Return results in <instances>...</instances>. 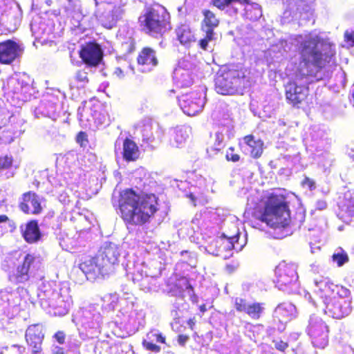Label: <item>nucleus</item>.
Masks as SVG:
<instances>
[{"instance_id": "nucleus-1", "label": "nucleus", "mask_w": 354, "mask_h": 354, "mask_svg": "<svg viewBox=\"0 0 354 354\" xmlns=\"http://www.w3.org/2000/svg\"><path fill=\"white\" fill-rule=\"evenodd\" d=\"M281 46L286 53L290 51L293 46L299 50L301 60L296 80L290 82L285 87L287 100L293 106H297L308 95L306 85L313 81L310 78L317 81L323 79V68L330 62L335 49L328 40L321 38L315 32L297 35L289 41H283Z\"/></svg>"}, {"instance_id": "nucleus-2", "label": "nucleus", "mask_w": 354, "mask_h": 354, "mask_svg": "<svg viewBox=\"0 0 354 354\" xmlns=\"http://www.w3.org/2000/svg\"><path fill=\"white\" fill-rule=\"evenodd\" d=\"M112 202L114 206H118L125 223L131 225L145 224L158 210L154 194L139 195L131 189L121 192L118 199L113 196Z\"/></svg>"}, {"instance_id": "nucleus-3", "label": "nucleus", "mask_w": 354, "mask_h": 354, "mask_svg": "<svg viewBox=\"0 0 354 354\" xmlns=\"http://www.w3.org/2000/svg\"><path fill=\"white\" fill-rule=\"evenodd\" d=\"M37 297L41 308L48 313L64 316L68 313L72 299L67 287L54 288L50 283H43L38 288Z\"/></svg>"}, {"instance_id": "nucleus-4", "label": "nucleus", "mask_w": 354, "mask_h": 354, "mask_svg": "<svg viewBox=\"0 0 354 354\" xmlns=\"http://www.w3.org/2000/svg\"><path fill=\"white\" fill-rule=\"evenodd\" d=\"M260 221L273 229L284 228L289 225L290 210L283 196L272 194L268 197Z\"/></svg>"}, {"instance_id": "nucleus-5", "label": "nucleus", "mask_w": 354, "mask_h": 354, "mask_svg": "<svg viewBox=\"0 0 354 354\" xmlns=\"http://www.w3.org/2000/svg\"><path fill=\"white\" fill-rule=\"evenodd\" d=\"M124 266L127 277L137 283L140 290L146 292L158 290V278L149 273L146 263L137 256L129 255Z\"/></svg>"}, {"instance_id": "nucleus-6", "label": "nucleus", "mask_w": 354, "mask_h": 354, "mask_svg": "<svg viewBox=\"0 0 354 354\" xmlns=\"http://www.w3.org/2000/svg\"><path fill=\"white\" fill-rule=\"evenodd\" d=\"M250 86L246 71L223 68L217 73L215 79V89L221 95H234L241 93Z\"/></svg>"}, {"instance_id": "nucleus-7", "label": "nucleus", "mask_w": 354, "mask_h": 354, "mask_svg": "<svg viewBox=\"0 0 354 354\" xmlns=\"http://www.w3.org/2000/svg\"><path fill=\"white\" fill-rule=\"evenodd\" d=\"M2 90L8 100L14 106H20L21 102L30 100L35 94L32 81L26 75L15 73L3 83Z\"/></svg>"}, {"instance_id": "nucleus-8", "label": "nucleus", "mask_w": 354, "mask_h": 354, "mask_svg": "<svg viewBox=\"0 0 354 354\" xmlns=\"http://www.w3.org/2000/svg\"><path fill=\"white\" fill-rule=\"evenodd\" d=\"M169 19L170 16L167 10L163 6L157 5L147 9L140 17L139 21L142 30L157 37L171 28Z\"/></svg>"}, {"instance_id": "nucleus-9", "label": "nucleus", "mask_w": 354, "mask_h": 354, "mask_svg": "<svg viewBox=\"0 0 354 354\" xmlns=\"http://www.w3.org/2000/svg\"><path fill=\"white\" fill-rule=\"evenodd\" d=\"M298 279L296 263L283 261L276 266L274 283L279 290L288 294L299 292Z\"/></svg>"}, {"instance_id": "nucleus-10", "label": "nucleus", "mask_w": 354, "mask_h": 354, "mask_svg": "<svg viewBox=\"0 0 354 354\" xmlns=\"http://www.w3.org/2000/svg\"><path fill=\"white\" fill-rule=\"evenodd\" d=\"M352 297L349 289L340 288L338 294L323 304L324 312L328 317L340 319L352 311Z\"/></svg>"}, {"instance_id": "nucleus-11", "label": "nucleus", "mask_w": 354, "mask_h": 354, "mask_svg": "<svg viewBox=\"0 0 354 354\" xmlns=\"http://www.w3.org/2000/svg\"><path fill=\"white\" fill-rule=\"evenodd\" d=\"M73 322L87 330L88 337H93L100 333L102 316L98 310V306L89 304L80 308L73 315Z\"/></svg>"}, {"instance_id": "nucleus-12", "label": "nucleus", "mask_w": 354, "mask_h": 354, "mask_svg": "<svg viewBox=\"0 0 354 354\" xmlns=\"http://www.w3.org/2000/svg\"><path fill=\"white\" fill-rule=\"evenodd\" d=\"M234 233L227 234L223 232L221 236L214 239L209 245L207 251L215 256H222L223 251H230L235 250L236 252L241 251L245 244L239 243V232L235 225H232Z\"/></svg>"}, {"instance_id": "nucleus-13", "label": "nucleus", "mask_w": 354, "mask_h": 354, "mask_svg": "<svg viewBox=\"0 0 354 354\" xmlns=\"http://www.w3.org/2000/svg\"><path fill=\"white\" fill-rule=\"evenodd\" d=\"M307 333L314 346L324 348L328 344V328L319 317L315 315L310 316Z\"/></svg>"}, {"instance_id": "nucleus-14", "label": "nucleus", "mask_w": 354, "mask_h": 354, "mask_svg": "<svg viewBox=\"0 0 354 354\" xmlns=\"http://www.w3.org/2000/svg\"><path fill=\"white\" fill-rule=\"evenodd\" d=\"M59 94L58 90L48 89L43 95L39 104L35 109L36 116L40 115L55 120L59 109Z\"/></svg>"}, {"instance_id": "nucleus-15", "label": "nucleus", "mask_w": 354, "mask_h": 354, "mask_svg": "<svg viewBox=\"0 0 354 354\" xmlns=\"http://www.w3.org/2000/svg\"><path fill=\"white\" fill-rule=\"evenodd\" d=\"M179 106L186 115L194 116L201 113L205 105L202 91H192L183 94L178 98Z\"/></svg>"}, {"instance_id": "nucleus-16", "label": "nucleus", "mask_w": 354, "mask_h": 354, "mask_svg": "<svg viewBox=\"0 0 354 354\" xmlns=\"http://www.w3.org/2000/svg\"><path fill=\"white\" fill-rule=\"evenodd\" d=\"M79 268L89 281H95L110 274L108 270H105L103 262L97 255L85 259L80 263Z\"/></svg>"}, {"instance_id": "nucleus-17", "label": "nucleus", "mask_w": 354, "mask_h": 354, "mask_svg": "<svg viewBox=\"0 0 354 354\" xmlns=\"http://www.w3.org/2000/svg\"><path fill=\"white\" fill-rule=\"evenodd\" d=\"M120 251L117 244L106 242L98 252L97 255L99 259L103 262L105 270H108L109 273L113 271L115 265H118Z\"/></svg>"}, {"instance_id": "nucleus-18", "label": "nucleus", "mask_w": 354, "mask_h": 354, "mask_svg": "<svg viewBox=\"0 0 354 354\" xmlns=\"http://www.w3.org/2000/svg\"><path fill=\"white\" fill-rule=\"evenodd\" d=\"M313 283L314 292L323 304L333 296L337 295L338 291H340V288H346L344 286H339L333 283L328 278L324 277L315 278Z\"/></svg>"}, {"instance_id": "nucleus-19", "label": "nucleus", "mask_w": 354, "mask_h": 354, "mask_svg": "<svg viewBox=\"0 0 354 354\" xmlns=\"http://www.w3.org/2000/svg\"><path fill=\"white\" fill-rule=\"evenodd\" d=\"M115 153L116 157H122L126 161L130 162L139 158L140 151L132 140L118 138L115 142Z\"/></svg>"}, {"instance_id": "nucleus-20", "label": "nucleus", "mask_w": 354, "mask_h": 354, "mask_svg": "<svg viewBox=\"0 0 354 354\" xmlns=\"http://www.w3.org/2000/svg\"><path fill=\"white\" fill-rule=\"evenodd\" d=\"M104 11L97 12V18L100 23L106 28H112L120 20L124 13L120 6H113L110 4L104 5Z\"/></svg>"}, {"instance_id": "nucleus-21", "label": "nucleus", "mask_w": 354, "mask_h": 354, "mask_svg": "<svg viewBox=\"0 0 354 354\" xmlns=\"http://www.w3.org/2000/svg\"><path fill=\"white\" fill-rule=\"evenodd\" d=\"M233 304L236 311L245 313L253 319H259L264 312V304L258 302H249L241 297H235Z\"/></svg>"}, {"instance_id": "nucleus-22", "label": "nucleus", "mask_w": 354, "mask_h": 354, "mask_svg": "<svg viewBox=\"0 0 354 354\" xmlns=\"http://www.w3.org/2000/svg\"><path fill=\"white\" fill-rule=\"evenodd\" d=\"M129 302L126 306L123 307L120 312L127 317V321L132 324L143 326L145 324V313L134 302V297L132 295H128Z\"/></svg>"}, {"instance_id": "nucleus-23", "label": "nucleus", "mask_w": 354, "mask_h": 354, "mask_svg": "<svg viewBox=\"0 0 354 354\" xmlns=\"http://www.w3.org/2000/svg\"><path fill=\"white\" fill-rule=\"evenodd\" d=\"M191 68L192 64L186 58L184 57L179 61L173 75L174 81L178 86L187 87L192 84Z\"/></svg>"}, {"instance_id": "nucleus-24", "label": "nucleus", "mask_w": 354, "mask_h": 354, "mask_svg": "<svg viewBox=\"0 0 354 354\" xmlns=\"http://www.w3.org/2000/svg\"><path fill=\"white\" fill-rule=\"evenodd\" d=\"M35 261V258L32 254H28L24 256L13 274L10 276V279L15 283H24L28 281Z\"/></svg>"}, {"instance_id": "nucleus-25", "label": "nucleus", "mask_w": 354, "mask_h": 354, "mask_svg": "<svg viewBox=\"0 0 354 354\" xmlns=\"http://www.w3.org/2000/svg\"><path fill=\"white\" fill-rule=\"evenodd\" d=\"M138 128L142 134L143 141L147 143L153 142L156 138L161 139L163 134L159 124L151 119L143 120Z\"/></svg>"}, {"instance_id": "nucleus-26", "label": "nucleus", "mask_w": 354, "mask_h": 354, "mask_svg": "<svg viewBox=\"0 0 354 354\" xmlns=\"http://www.w3.org/2000/svg\"><path fill=\"white\" fill-rule=\"evenodd\" d=\"M20 46L15 41L7 40L0 43V63L10 64L21 54Z\"/></svg>"}, {"instance_id": "nucleus-27", "label": "nucleus", "mask_w": 354, "mask_h": 354, "mask_svg": "<svg viewBox=\"0 0 354 354\" xmlns=\"http://www.w3.org/2000/svg\"><path fill=\"white\" fill-rule=\"evenodd\" d=\"M3 102L0 100V129L4 127L9 118V113L6 108L3 106ZM24 122L22 120H19L17 122V126L14 127L12 129V131L8 136H0V142L5 143H10L13 141L14 138L19 136L25 131V129L23 128Z\"/></svg>"}, {"instance_id": "nucleus-28", "label": "nucleus", "mask_w": 354, "mask_h": 354, "mask_svg": "<svg viewBox=\"0 0 354 354\" xmlns=\"http://www.w3.org/2000/svg\"><path fill=\"white\" fill-rule=\"evenodd\" d=\"M80 56L86 64L95 66L102 60V52L99 45L90 43L82 47Z\"/></svg>"}, {"instance_id": "nucleus-29", "label": "nucleus", "mask_w": 354, "mask_h": 354, "mask_svg": "<svg viewBox=\"0 0 354 354\" xmlns=\"http://www.w3.org/2000/svg\"><path fill=\"white\" fill-rule=\"evenodd\" d=\"M138 70L143 73L150 72L158 64L156 52L150 48H145L138 57Z\"/></svg>"}, {"instance_id": "nucleus-30", "label": "nucleus", "mask_w": 354, "mask_h": 354, "mask_svg": "<svg viewBox=\"0 0 354 354\" xmlns=\"http://www.w3.org/2000/svg\"><path fill=\"white\" fill-rule=\"evenodd\" d=\"M25 337L31 348L40 349L44 337L42 326L39 324L30 326L26 331Z\"/></svg>"}, {"instance_id": "nucleus-31", "label": "nucleus", "mask_w": 354, "mask_h": 354, "mask_svg": "<svg viewBox=\"0 0 354 354\" xmlns=\"http://www.w3.org/2000/svg\"><path fill=\"white\" fill-rule=\"evenodd\" d=\"M20 208L27 214H37L40 213L41 207L39 196L32 192L24 194L23 201L20 204Z\"/></svg>"}, {"instance_id": "nucleus-32", "label": "nucleus", "mask_w": 354, "mask_h": 354, "mask_svg": "<svg viewBox=\"0 0 354 354\" xmlns=\"http://www.w3.org/2000/svg\"><path fill=\"white\" fill-rule=\"evenodd\" d=\"M242 145L244 151L254 158H259L263 153V142L252 135L245 136Z\"/></svg>"}, {"instance_id": "nucleus-33", "label": "nucleus", "mask_w": 354, "mask_h": 354, "mask_svg": "<svg viewBox=\"0 0 354 354\" xmlns=\"http://www.w3.org/2000/svg\"><path fill=\"white\" fill-rule=\"evenodd\" d=\"M297 316L296 307L291 303H282L274 311V317L280 322L286 323Z\"/></svg>"}, {"instance_id": "nucleus-34", "label": "nucleus", "mask_w": 354, "mask_h": 354, "mask_svg": "<svg viewBox=\"0 0 354 354\" xmlns=\"http://www.w3.org/2000/svg\"><path fill=\"white\" fill-rule=\"evenodd\" d=\"M188 127L178 126L170 130V145L176 148L182 147L189 138Z\"/></svg>"}, {"instance_id": "nucleus-35", "label": "nucleus", "mask_w": 354, "mask_h": 354, "mask_svg": "<svg viewBox=\"0 0 354 354\" xmlns=\"http://www.w3.org/2000/svg\"><path fill=\"white\" fill-rule=\"evenodd\" d=\"M22 235L25 241L29 243L37 242L41 238V232L35 221L28 222L24 229H21Z\"/></svg>"}, {"instance_id": "nucleus-36", "label": "nucleus", "mask_w": 354, "mask_h": 354, "mask_svg": "<svg viewBox=\"0 0 354 354\" xmlns=\"http://www.w3.org/2000/svg\"><path fill=\"white\" fill-rule=\"evenodd\" d=\"M176 33L178 40L184 46H189L195 41L194 33L187 24H181L178 26Z\"/></svg>"}, {"instance_id": "nucleus-37", "label": "nucleus", "mask_w": 354, "mask_h": 354, "mask_svg": "<svg viewBox=\"0 0 354 354\" xmlns=\"http://www.w3.org/2000/svg\"><path fill=\"white\" fill-rule=\"evenodd\" d=\"M242 4H245L244 8V15L245 18L251 21H256L262 16L261 8L258 3H250L249 0H248L246 2H244Z\"/></svg>"}, {"instance_id": "nucleus-38", "label": "nucleus", "mask_w": 354, "mask_h": 354, "mask_svg": "<svg viewBox=\"0 0 354 354\" xmlns=\"http://www.w3.org/2000/svg\"><path fill=\"white\" fill-rule=\"evenodd\" d=\"M204 15L203 19V30L208 32H214V28L218 26L219 20L216 18L213 12L205 10L203 11Z\"/></svg>"}, {"instance_id": "nucleus-39", "label": "nucleus", "mask_w": 354, "mask_h": 354, "mask_svg": "<svg viewBox=\"0 0 354 354\" xmlns=\"http://www.w3.org/2000/svg\"><path fill=\"white\" fill-rule=\"evenodd\" d=\"M93 108L84 106L78 109L79 120L82 126L91 128L93 124L91 115L93 114Z\"/></svg>"}, {"instance_id": "nucleus-40", "label": "nucleus", "mask_w": 354, "mask_h": 354, "mask_svg": "<svg viewBox=\"0 0 354 354\" xmlns=\"http://www.w3.org/2000/svg\"><path fill=\"white\" fill-rule=\"evenodd\" d=\"M228 131V127H221L214 134L215 143L213 147L210 149H207V153H209V150L218 151L223 147V142L224 140L225 134Z\"/></svg>"}, {"instance_id": "nucleus-41", "label": "nucleus", "mask_w": 354, "mask_h": 354, "mask_svg": "<svg viewBox=\"0 0 354 354\" xmlns=\"http://www.w3.org/2000/svg\"><path fill=\"white\" fill-rule=\"evenodd\" d=\"M102 299L104 303H107L110 310H113L116 307L118 302H120L121 305L124 304V303L127 304L129 302L127 297L125 299H120V300L119 297L116 293L106 295Z\"/></svg>"}, {"instance_id": "nucleus-42", "label": "nucleus", "mask_w": 354, "mask_h": 354, "mask_svg": "<svg viewBox=\"0 0 354 354\" xmlns=\"http://www.w3.org/2000/svg\"><path fill=\"white\" fill-rule=\"evenodd\" d=\"M332 259L334 263L338 267H341L348 261L349 258L346 252L343 248H337L332 256Z\"/></svg>"}, {"instance_id": "nucleus-43", "label": "nucleus", "mask_w": 354, "mask_h": 354, "mask_svg": "<svg viewBox=\"0 0 354 354\" xmlns=\"http://www.w3.org/2000/svg\"><path fill=\"white\" fill-rule=\"evenodd\" d=\"M93 114L91 115L92 120H93V124L96 127L106 124L108 120L105 113L102 112L100 106L93 107Z\"/></svg>"}, {"instance_id": "nucleus-44", "label": "nucleus", "mask_w": 354, "mask_h": 354, "mask_svg": "<svg viewBox=\"0 0 354 354\" xmlns=\"http://www.w3.org/2000/svg\"><path fill=\"white\" fill-rule=\"evenodd\" d=\"M16 228L13 221L9 219L6 215H0V237L3 235L4 231L10 230L12 232Z\"/></svg>"}, {"instance_id": "nucleus-45", "label": "nucleus", "mask_w": 354, "mask_h": 354, "mask_svg": "<svg viewBox=\"0 0 354 354\" xmlns=\"http://www.w3.org/2000/svg\"><path fill=\"white\" fill-rule=\"evenodd\" d=\"M205 32V36L200 40L199 45L202 49L207 50L212 48L211 44H213L216 38L214 32Z\"/></svg>"}, {"instance_id": "nucleus-46", "label": "nucleus", "mask_w": 354, "mask_h": 354, "mask_svg": "<svg viewBox=\"0 0 354 354\" xmlns=\"http://www.w3.org/2000/svg\"><path fill=\"white\" fill-rule=\"evenodd\" d=\"M87 74H88L87 72L85 71L84 70L78 71L75 73V79L80 84V85L79 84L72 85L71 84H70L71 88H72L73 87L84 86L88 82Z\"/></svg>"}, {"instance_id": "nucleus-47", "label": "nucleus", "mask_w": 354, "mask_h": 354, "mask_svg": "<svg viewBox=\"0 0 354 354\" xmlns=\"http://www.w3.org/2000/svg\"><path fill=\"white\" fill-rule=\"evenodd\" d=\"M145 339H147L153 342H165V337L162 335V333H159V331L157 330H152L150 332H149L146 335Z\"/></svg>"}, {"instance_id": "nucleus-48", "label": "nucleus", "mask_w": 354, "mask_h": 354, "mask_svg": "<svg viewBox=\"0 0 354 354\" xmlns=\"http://www.w3.org/2000/svg\"><path fill=\"white\" fill-rule=\"evenodd\" d=\"M342 216L354 217V198L348 201L342 209Z\"/></svg>"}, {"instance_id": "nucleus-49", "label": "nucleus", "mask_w": 354, "mask_h": 354, "mask_svg": "<svg viewBox=\"0 0 354 354\" xmlns=\"http://www.w3.org/2000/svg\"><path fill=\"white\" fill-rule=\"evenodd\" d=\"M248 0H212L214 6L217 7L220 10H223L225 7L228 6L234 2H238L243 3L246 2Z\"/></svg>"}, {"instance_id": "nucleus-50", "label": "nucleus", "mask_w": 354, "mask_h": 354, "mask_svg": "<svg viewBox=\"0 0 354 354\" xmlns=\"http://www.w3.org/2000/svg\"><path fill=\"white\" fill-rule=\"evenodd\" d=\"M142 344L143 347L148 351L153 353H159L160 351V347L155 344L153 342L145 339L142 340Z\"/></svg>"}, {"instance_id": "nucleus-51", "label": "nucleus", "mask_w": 354, "mask_h": 354, "mask_svg": "<svg viewBox=\"0 0 354 354\" xmlns=\"http://www.w3.org/2000/svg\"><path fill=\"white\" fill-rule=\"evenodd\" d=\"M12 164V156H0V170L8 169Z\"/></svg>"}, {"instance_id": "nucleus-52", "label": "nucleus", "mask_w": 354, "mask_h": 354, "mask_svg": "<svg viewBox=\"0 0 354 354\" xmlns=\"http://www.w3.org/2000/svg\"><path fill=\"white\" fill-rule=\"evenodd\" d=\"M345 46L348 48L354 46V30H346L344 33Z\"/></svg>"}, {"instance_id": "nucleus-53", "label": "nucleus", "mask_w": 354, "mask_h": 354, "mask_svg": "<svg viewBox=\"0 0 354 354\" xmlns=\"http://www.w3.org/2000/svg\"><path fill=\"white\" fill-rule=\"evenodd\" d=\"M68 343L69 348L74 351L78 349L82 345L80 340L73 337H70Z\"/></svg>"}, {"instance_id": "nucleus-54", "label": "nucleus", "mask_w": 354, "mask_h": 354, "mask_svg": "<svg viewBox=\"0 0 354 354\" xmlns=\"http://www.w3.org/2000/svg\"><path fill=\"white\" fill-rule=\"evenodd\" d=\"M302 185L304 187H308L310 190H313L316 187L314 180L308 177L304 178L302 182Z\"/></svg>"}, {"instance_id": "nucleus-55", "label": "nucleus", "mask_w": 354, "mask_h": 354, "mask_svg": "<svg viewBox=\"0 0 354 354\" xmlns=\"http://www.w3.org/2000/svg\"><path fill=\"white\" fill-rule=\"evenodd\" d=\"M196 184L197 186H198L203 191H204L207 187V180L203 176H200L198 178Z\"/></svg>"}, {"instance_id": "nucleus-56", "label": "nucleus", "mask_w": 354, "mask_h": 354, "mask_svg": "<svg viewBox=\"0 0 354 354\" xmlns=\"http://www.w3.org/2000/svg\"><path fill=\"white\" fill-rule=\"evenodd\" d=\"M231 151H227V154H226V158L228 160H232V162H237L240 157L238 154H235L233 153V150L231 149Z\"/></svg>"}, {"instance_id": "nucleus-57", "label": "nucleus", "mask_w": 354, "mask_h": 354, "mask_svg": "<svg viewBox=\"0 0 354 354\" xmlns=\"http://www.w3.org/2000/svg\"><path fill=\"white\" fill-rule=\"evenodd\" d=\"M55 338L56 340L60 344H62L64 343L65 340V334L62 331H58L55 334Z\"/></svg>"}, {"instance_id": "nucleus-58", "label": "nucleus", "mask_w": 354, "mask_h": 354, "mask_svg": "<svg viewBox=\"0 0 354 354\" xmlns=\"http://www.w3.org/2000/svg\"><path fill=\"white\" fill-rule=\"evenodd\" d=\"M274 345L276 348L281 351H283L288 347V344L283 341H277Z\"/></svg>"}, {"instance_id": "nucleus-59", "label": "nucleus", "mask_w": 354, "mask_h": 354, "mask_svg": "<svg viewBox=\"0 0 354 354\" xmlns=\"http://www.w3.org/2000/svg\"><path fill=\"white\" fill-rule=\"evenodd\" d=\"M188 339H189V337L187 335H180L178 337V343L180 346H184L185 345V344L187 343V342L188 341Z\"/></svg>"}, {"instance_id": "nucleus-60", "label": "nucleus", "mask_w": 354, "mask_h": 354, "mask_svg": "<svg viewBox=\"0 0 354 354\" xmlns=\"http://www.w3.org/2000/svg\"><path fill=\"white\" fill-rule=\"evenodd\" d=\"M86 135L84 132H80L77 136V141L79 142L81 146L84 145V141L86 140Z\"/></svg>"}, {"instance_id": "nucleus-61", "label": "nucleus", "mask_w": 354, "mask_h": 354, "mask_svg": "<svg viewBox=\"0 0 354 354\" xmlns=\"http://www.w3.org/2000/svg\"><path fill=\"white\" fill-rule=\"evenodd\" d=\"M327 204L325 201L320 200L317 202L316 208L322 210L326 208Z\"/></svg>"}, {"instance_id": "nucleus-62", "label": "nucleus", "mask_w": 354, "mask_h": 354, "mask_svg": "<svg viewBox=\"0 0 354 354\" xmlns=\"http://www.w3.org/2000/svg\"><path fill=\"white\" fill-rule=\"evenodd\" d=\"M113 75L120 79L124 76L123 71L119 67L115 68Z\"/></svg>"}, {"instance_id": "nucleus-63", "label": "nucleus", "mask_w": 354, "mask_h": 354, "mask_svg": "<svg viewBox=\"0 0 354 354\" xmlns=\"http://www.w3.org/2000/svg\"><path fill=\"white\" fill-rule=\"evenodd\" d=\"M310 267H311V270L315 272V273H318L319 272V270H320V266L319 264H316V263H312L310 265Z\"/></svg>"}, {"instance_id": "nucleus-64", "label": "nucleus", "mask_w": 354, "mask_h": 354, "mask_svg": "<svg viewBox=\"0 0 354 354\" xmlns=\"http://www.w3.org/2000/svg\"><path fill=\"white\" fill-rule=\"evenodd\" d=\"M53 354H64V349L61 347L56 346L53 350Z\"/></svg>"}]
</instances>
